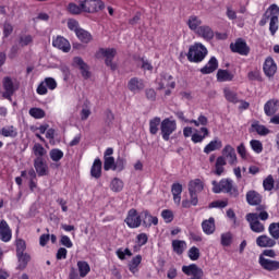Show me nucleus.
<instances>
[{
    "instance_id": "1",
    "label": "nucleus",
    "mask_w": 279,
    "mask_h": 279,
    "mask_svg": "<svg viewBox=\"0 0 279 279\" xmlns=\"http://www.w3.org/2000/svg\"><path fill=\"white\" fill-rule=\"evenodd\" d=\"M226 158H227L229 165H234V162H236V151L230 145H227L223 148L222 156L218 157L216 160V165H215L216 175H221L223 173V171H226V169L223 168L227 165Z\"/></svg>"
},
{
    "instance_id": "2",
    "label": "nucleus",
    "mask_w": 279,
    "mask_h": 279,
    "mask_svg": "<svg viewBox=\"0 0 279 279\" xmlns=\"http://www.w3.org/2000/svg\"><path fill=\"white\" fill-rule=\"evenodd\" d=\"M214 193H228L230 197H239V189L234 186L232 179H222L220 182L213 181Z\"/></svg>"
},
{
    "instance_id": "3",
    "label": "nucleus",
    "mask_w": 279,
    "mask_h": 279,
    "mask_svg": "<svg viewBox=\"0 0 279 279\" xmlns=\"http://www.w3.org/2000/svg\"><path fill=\"white\" fill-rule=\"evenodd\" d=\"M208 56V49L202 44L191 46L187 52V60L190 62H202Z\"/></svg>"
},
{
    "instance_id": "4",
    "label": "nucleus",
    "mask_w": 279,
    "mask_h": 279,
    "mask_svg": "<svg viewBox=\"0 0 279 279\" xmlns=\"http://www.w3.org/2000/svg\"><path fill=\"white\" fill-rule=\"evenodd\" d=\"M81 3L83 12L87 14H93L95 12H99V10H104L106 4L101 0H77Z\"/></svg>"
},
{
    "instance_id": "5",
    "label": "nucleus",
    "mask_w": 279,
    "mask_h": 279,
    "mask_svg": "<svg viewBox=\"0 0 279 279\" xmlns=\"http://www.w3.org/2000/svg\"><path fill=\"white\" fill-rule=\"evenodd\" d=\"M204 191V183L199 179H195L190 181L189 183V193L191 196L192 206H197L199 199L197 198V193H202Z\"/></svg>"
},
{
    "instance_id": "6",
    "label": "nucleus",
    "mask_w": 279,
    "mask_h": 279,
    "mask_svg": "<svg viewBox=\"0 0 279 279\" xmlns=\"http://www.w3.org/2000/svg\"><path fill=\"white\" fill-rule=\"evenodd\" d=\"M177 128H178V124L175 123V120L166 118L161 122V134H162L163 141H169V137L175 132Z\"/></svg>"
},
{
    "instance_id": "7",
    "label": "nucleus",
    "mask_w": 279,
    "mask_h": 279,
    "mask_svg": "<svg viewBox=\"0 0 279 279\" xmlns=\"http://www.w3.org/2000/svg\"><path fill=\"white\" fill-rule=\"evenodd\" d=\"M207 135L208 130L205 126L201 128V130L198 131H195V133H193V128L191 126H186L183 129V136L185 138H190V136H192V141H204Z\"/></svg>"
},
{
    "instance_id": "8",
    "label": "nucleus",
    "mask_w": 279,
    "mask_h": 279,
    "mask_svg": "<svg viewBox=\"0 0 279 279\" xmlns=\"http://www.w3.org/2000/svg\"><path fill=\"white\" fill-rule=\"evenodd\" d=\"M246 221L250 222V228L252 232H256L257 234H260V232H265V225L258 221V214L256 213L247 214Z\"/></svg>"
},
{
    "instance_id": "9",
    "label": "nucleus",
    "mask_w": 279,
    "mask_h": 279,
    "mask_svg": "<svg viewBox=\"0 0 279 279\" xmlns=\"http://www.w3.org/2000/svg\"><path fill=\"white\" fill-rule=\"evenodd\" d=\"M124 221L129 228H141V223H143V217L142 214L138 215L136 209H131L129 210Z\"/></svg>"
},
{
    "instance_id": "10",
    "label": "nucleus",
    "mask_w": 279,
    "mask_h": 279,
    "mask_svg": "<svg viewBox=\"0 0 279 279\" xmlns=\"http://www.w3.org/2000/svg\"><path fill=\"white\" fill-rule=\"evenodd\" d=\"M182 271L185 276H193L190 279H202L204 278V270L199 268L196 264H191L189 266H182Z\"/></svg>"
},
{
    "instance_id": "11",
    "label": "nucleus",
    "mask_w": 279,
    "mask_h": 279,
    "mask_svg": "<svg viewBox=\"0 0 279 279\" xmlns=\"http://www.w3.org/2000/svg\"><path fill=\"white\" fill-rule=\"evenodd\" d=\"M2 86L4 89V93L2 94L4 99H12V96L16 92V87L14 86V81H12V77L5 76L2 80Z\"/></svg>"
},
{
    "instance_id": "12",
    "label": "nucleus",
    "mask_w": 279,
    "mask_h": 279,
    "mask_svg": "<svg viewBox=\"0 0 279 279\" xmlns=\"http://www.w3.org/2000/svg\"><path fill=\"white\" fill-rule=\"evenodd\" d=\"M100 53L104 54L105 64L110 66L111 71H117V63H113L114 57L117 56V50L114 48L100 49Z\"/></svg>"
},
{
    "instance_id": "13",
    "label": "nucleus",
    "mask_w": 279,
    "mask_h": 279,
    "mask_svg": "<svg viewBox=\"0 0 279 279\" xmlns=\"http://www.w3.org/2000/svg\"><path fill=\"white\" fill-rule=\"evenodd\" d=\"M258 263L265 271H278L279 262L259 256Z\"/></svg>"
},
{
    "instance_id": "14",
    "label": "nucleus",
    "mask_w": 279,
    "mask_h": 279,
    "mask_svg": "<svg viewBox=\"0 0 279 279\" xmlns=\"http://www.w3.org/2000/svg\"><path fill=\"white\" fill-rule=\"evenodd\" d=\"M271 19L269 24V32L272 36L278 32V16H279V8L276 4L270 5Z\"/></svg>"
},
{
    "instance_id": "15",
    "label": "nucleus",
    "mask_w": 279,
    "mask_h": 279,
    "mask_svg": "<svg viewBox=\"0 0 279 279\" xmlns=\"http://www.w3.org/2000/svg\"><path fill=\"white\" fill-rule=\"evenodd\" d=\"M230 49L233 53H240V56H247L250 53V47H247V43L243 39H238L235 44H231Z\"/></svg>"
},
{
    "instance_id": "16",
    "label": "nucleus",
    "mask_w": 279,
    "mask_h": 279,
    "mask_svg": "<svg viewBox=\"0 0 279 279\" xmlns=\"http://www.w3.org/2000/svg\"><path fill=\"white\" fill-rule=\"evenodd\" d=\"M34 167L39 178L49 175V167L47 166V162H45V159H34Z\"/></svg>"
},
{
    "instance_id": "17",
    "label": "nucleus",
    "mask_w": 279,
    "mask_h": 279,
    "mask_svg": "<svg viewBox=\"0 0 279 279\" xmlns=\"http://www.w3.org/2000/svg\"><path fill=\"white\" fill-rule=\"evenodd\" d=\"M0 239L8 243L12 240V230L10 229V226H8V222L5 220L0 221Z\"/></svg>"
},
{
    "instance_id": "18",
    "label": "nucleus",
    "mask_w": 279,
    "mask_h": 279,
    "mask_svg": "<svg viewBox=\"0 0 279 279\" xmlns=\"http://www.w3.org/2000/svg\"><path fill=\"white\" fill-rule=\"evenodd\" d=\"M246 202L250 206H260L263 196L258 192L251 190L246 193Z\"/></svg>"
},
{
    "instance_id": "19",
    "label": "nucleus",
    "mask_w": 279,
    "mask_h": 279,
    "mask_svg": "<svg viewBox=\"0 0 279 279\" xmlns=\"http://www.w3.org/2000/svg\"><path fill=\"white\" fill-rule=\"evenodd\" d=\"M73 62H74V66L80 69L83 77L85 80H88V77H90V71H88V64H86V62H84V59L80 58V57H75Z\"/></svg>"
},
{
    "instance_id": "20",
    "label": "nucleus",
    "mask_w": 279,
    "mask_h": 279,
    "mask_svg": "<svg viewBox=\"0 0 279 279\" xmlns=\"http://www.w3.org/2000/svg\"><path fill=\"white\" fill-rule=\"evenodd\" d=\"M195 34L201 38H204V40H213V38H215V32H213V28L208 25L199 26Z\"/></svg>"
},
{
    "instance_id": "21",
    "label": "nucleus",
    "mask_w": 279,
    "mask_h": 279,
    "mask_svg": "<svg viewBox=\"0 0 279 279\" xmlns=\"http://www.w3.org/2000/svg\"><path fill=\"white\" fill-rule=\"evenodd\" d=\"M128 88L131 93H141L145 88V83L138 77H133L129 81Z\"/></svg>"
},
{
    "instance_id": "22",
    "label": "nucleus",
    "mask_w": 279,
    "mask_h": 279,
    "mask_svg": "<svg viewBox=\"0 0 279 279\" xmlns=\"http://www.w3.org/2000/svg\"><path fill=\"white\" fill-rule=\"evenodd\" d=\"M256 245L258 247H275L276 241L274 238L263 234L256 238Z\"/></svg>"
},
{
    "instance_id": "23",
    "label": "nucleus",
    "mask_w": 279,
    "mask_h": 279,
    "mask_svg": "<svg viewBox=\"0 0 279 279\" xmlns=\"http://www.w3.org/2000/svg\"><path fill=\"white\" fill-rule=\"evenodd\" d=\"M277 71H278V66L276 65V62L274 61V59L271 58L266 59L264 63L265 75H267V77H274Z\"/></svg>"
},
{
    "instance_id": "24",
    "label": "nucleus",
    "mask_w": 279,
    "mask_h": 279,
    "mask_svg": "<svg viewBox=\"0 0 279 279\" xmlns=\"http://www.w3.org/2000/svg\"><path fill=\"white\" fill-rule=\"evenodd\" d=\"M279 110V101L276 99L268 100L264 106V112L267 117H274Z\"/></svg>"
},
{
    "instance_id": "25",
    "label": "nucleus",
    "mask_w": 279,
    "mask_h": 279,
    "mask_svg": "<svg viewBox=\"0 0 279 279\" xmlns=\"http://www.w3.org/2000/svg\"><path fill=\"white\" fill-rule=\"evenodd\" d=\"M162 88H175V81H173V76L167 73L161 74L159 89L162 90Z\"/></svg>"
},
{
    "instance_id": "26",
    "label": "nucleus",
    "mask_w": 279,
    "mask_h": 279,
    "mask_svg": "<svg viewBox=\"0 0 279 279\" xmlns=\"http://www.w3.org/2000/svg\"><path fill=\"white\" fill-rule=\"evenodd\" d=\"M52 45L57 49H61V51H64V53H69V51H71V44H69V40H66L64 37H57L52 41Z\"/></svg>"
},
{
    "instance_id": "27",
    "label": "nucleus",
    "mask_w": 279,
    "mask_h": 279,
    "mask_svg": "<svg viewBox=\"0 0 279 279\" xmlns=\"http://www.w3.org/2000/svg\"><path fill=\"white\" fill-rule=\"evenodd\" d=\"M218 66H219V62H217V58L211 57L208 63L203 69H201V73H203V75L215 73Z\"/></svg>"
},
{
    "instance_id": "28",
    "label": "nucleus",
    "mask_w": 279,
    "mask_h": 279,
    "mask_svg": "<svg viewBox=\"0 0 279 279\" xmlns=\"http://www.w3.org/2000/svg\"><path fill=\"white\" fill-rule=\"evenodd\" d=\"M189 28L196 34L197 29L202 27V19L196 15H191L186 22Z\"/></svg>"
},
{
    "instance_id": "29",
    "label": "nucleus",
    "mask_w": 279,
    "mask_h": 279,
    "mask_svg": "<svg viewBox=\"0 0 279 279\" xmlns=\"http://www.w3.org/2000/svg\"><path fill=\"white\" fill-rule=\"evenodd\" d=\"M16 256L20 263L17 269H20V271H23V269L27 268L29 260H32V256L28 253H20V255Z\"/></svg>"
},
{
    "instance_id": "30",
    "label": "nucleus",
    "mask_w": 279,
    "mask_h": 279,
    "mask_svg": "<svg viewBox=\"0 0 279 279\" xmlns=\"http://www.w3.org/2000/svg\"><path fill=\"white\" fill-rule=\"evenodd\" d=\"M171 193L173 195L174 203L180 204V202H182V184L173 183L171 186Z\"/></svg>"
},
{
    "instance_id": "31",
    "label": "nucleus",
    "mask_w": 279,
    "mask_h": 279,
    "mask_svg": "<svg viewBox=\"0 0 279 279\" xmlns=\"http://www.w3.org/2000/svg\"><path fill=\"white\" fill-rule=\"evenodd\" d=\"M33 154L36 156L35 160H45V156H47V149L43 147L39 143H36L33 146Z\"/></svg>"
},
{
    "instance_id": "32",
    "label": "nucleus",
    "mask_w": 279,
    "mask_h": 279,
    "mask_svg": "<svg viewBox=\"0 0 279 279\" xmlns=\"http://www.w3.org/2000/svg\"><path fill=\"white\" fill-rule=\"evenodd\" d=\"M203 232L205 234H214L215 233V218L210 217L208 220H204L202 222Z\"/></svg>"
},
{
    "instance_id": "33",
    "label": "nucleus",
    "mask_w": 279,
    "mask_h": 279,
    "mask_svg": "<svg viewBox=\"0 0 279 279\" xmlns=\"http://www.w3.org/2000/svg\"><path fill=\"white\" fill-rule=\"evenodd\" d=\"M92 178L99 180L101 178V159H95L90 169Z\"/></svg>"
},
{
    "instance_id": "34",
    "label": "nucleus",
    "mask_w": 279,
    "mask_h": 279,
    "mask_svg": "<svg viewBox=\"0 0 279 279\" xmlns=\"http://www.w3.org/2000/svg\"><path fill=\"white\" fill-rule=\"evenodd\" d=\"M172 248H173V252H175V254H178L180 256V255L184 254V250H186V242H184L182 240H173Z\"/></svg>"
},
{
    "instance_id": "35",
    "label": "nucleus",
    "mask_w": 279,
    "mask_h": 279,
    "mask_svg": "<svg viewBox=\"0 0 279 279\" xmlns=\"http://www.w3.org/2000/svg\"><path fill=\"white\" fill-rule=\"evenodd\" d=\"M143 262V256L136 255L135 257L132 258V260L129 263V271L131 274H136L138 272V265Z\"/></svg>"
},
{
    "instance_id": "36",
    "label": "nucleus",
    "mask_w": 279,
    "mask_h": 279,
    "mask_svg": "<svg viewBox=\"0 0 279 279\" xmlns=\"http://www.w3.org/2000/svg\"><path fill=\"white\" fill-rule=\"evenodd\" d=\"M217 80L218 82H232V80H234V75L228 72V70H218Z\"/></svg>"
},
{
    "instance_id": "37",
    "label": "nucleus",
    "mask_w": 279,
    "mask_h": 279,
    "mask_svg": "<svg viewBox=\"0 0 279 279\" xmlns=\"http://www.w3.org/2000/svg\"><path fill=\"white\" fill-rule=\"evenodd\" d=\"M77 267L81 278H86V276L90 274V265H88L86 262H77Z\"/></svg>"
},
{
    "instance_id": "38",
    "label": "nucleus",
    "mask_w": 279,
    "mask_h": 279,
    "mask_svg": "<svg viewBox=\"0 0 279 279\" xmlns=\"http://www.w3.org/2000/svg\"><path fill=\"white\" fill-rule=\"evenodd\" d=\"M76 36L82 43H90V40H93V36H90V33L84 31L83 28L76 29Z\"/></svg>"
},
{
    "instance_id": "39",
    "label": "nucleus",
    "mask_w": 279,
    "mask_h": 279,
    "mask_svg": "<svg viewBox=\"0 0 279 279\" xmlns=\"http://www.w3.org/2000/svg\"><path fill=\"white\" fill-rule=\"evenodd\" d=\"M52 162H60L64 158V153L59 148H52L49 153Z\"/></svg>"
},
{
    "instance_id": "40",
    "label": "nucleus",
    "mask_w": 279,
    "mask_h": 279,
    "mask_svg": "<svg viewBox=\"0 0 279 279\" xmlns=\"http://www.w3.org/2000/svg\"><path fill=\"white\" fill-rule=\"evenodd\" d=\"M110 189L113 193H121V191H123V181L119 178H114L110 183Z\"/></svg>"
},
{
    "instance_id": "41",
    "label": "nucleus",
    "mask_w": 279,
    "mask_h": 279,
    "mask_svg": "<svg viewBox=\"0 0 279 279\" xmlns=\"http://www.w3.org/2000/svg\"><path fill=\"white\" fill-rule=\"evenodd\" d=\"M268 232L275 241H278V239H279V222L270 223L268 227Z\"/></svg>"
},
{
    "instance_id": "42",
    "label": "nucleus",
    "mask_w": 279,
    "mask_h": 279,
    "mask_svg": "<svg viewBox=\"0 0 279 279\" xmlns=\"http://www.w3.org/2000/svg\"><path fill=\"white\" fill-rule=\"evenodd\" d=\"M160 118L156 117L149 121V132L150 134H158V128L160 125Z\"/></svg>"
},
{
    "instance_id": "43",
    "label": "nucleus",
    "mask_w": 279,
    "mask_h": 279,
    "mask_svg": "<svg viewBox=\"0 0 279 279\" xmlns=\"http://www.w3.org/2000/svg\"><path fill=\"white\" fill-rule=\"evenodd\" d=\"M28 114L33 117V119H45V110L40 108H31Z\"/></svg>"
},
{
    "instance_id": "44",
    "label": "nucleus",
    "mask_w": 279,
    "mask_h": 279,
    "mask_svg": "<svg viewBox=\"0 0 279 279\" xmlns=\"http://www.w3.org/2000/svg\"><path fill=\"white\" fill-rule=\"evenodd\" d=\"M16 245V255L25 254V251L27 250V244L25 243V240L17 239L15 241Z\"/></svg>"
},
{
    "instance_id": "45",
    "label": "nucleus",
    "mask_w": 279,
    "mask_h": 279,
    "mask_svg": "<svg viewBox=\"0 0 279 279\" xmlns=\"http://www.w3.org/2000/svg\"><path fill=\"white\" fill-rule=\"evenodd\" d=\"M216 149H221V142H210L207 146H205V154H210V151H216Z\"/></svg>"
},
{
    "instance_id": "46",
    "label": "nucleus",
    "mask_w": 279,
    "mask_h": 279,
    "mask_svg": "<svg viewBox=\"0 0 279 279\" xmlns=\"http://www.w3.org/2000/svg\"><path fill=\"white\" fill-rule=\"evenodd\" d=\"M68 11L70 14H82V12H84V9H82V2H78V5L75 3H70L68 5Z\"/></svg>"
},
{
    "instance_id": "47",
    "label": "nucleus",
    "mask_w": 279,
    "mask_h": 279,
    "mask_svg": "<svg viewBox=\"0 0 279 279\" xmlns=\"http://www.w3.org/2000/svg\"><path fill=\"white\" fill-rule=\"evenodd\" d=\"M221 245L223 247H230L232 245V234L230 232L221 234Z\"/></svg>"
},
{
    "instance_id": "48",
    "label": "nucleus",
    "mask_w": 279,
    "mask_h": 279,
    "mask_svg": "<svg viewBox=\"0 0 279 279\" xmlns=\"http://www.w3.org/2000/svg\"><path fill=\"white\" fill-rule=\"evenodd\" d=\"M252 130L253 132H257V134H260V136H266V134H269V129L256 123L252 124Z\"/></svg>"
},
{
    "instance_id": "49",
    "label": "nucleus",
    "mask_w": 279,
    "mask_h": 279,
    "mask_svg": "<svg viewBox=\"0 0 279 279\" xmlns=\"http://www.w3.org/2000/svg\"><path fill=\"white\" fill-rule=\"evenodd\" d=\"M225 97L227 101H230L231 104H236V101H239L236 94L228 88L225 89Z\"/></svg>"
},
{
    "instance_id": "50",
    "label": "nucleus",
    "mask_w": 279,
    "mask_h": 279,
    "mask_svg": "<svg viewBox=\"0 0 279 279\" xmlns=\"http://www.w3.org/2000/svg\"><path fill=\"white\" fill-rule=\"evenodd\" d=\"M271 16H274V13H271V7H269L268 10L265 12L263 19L259 21V25L262 27H265V25L269 23V20L271 21Z\"/></svg>"
},
{
    "instance_id": "51",
    "label": "nucleus",
    "mask_w": 279,
    "mask_h": 279,
    "mask_svg": "<svg viewBox=\"0 0 279 279\" xmlns=\"http://www.w3.org/2000/svg\"><path fill=\"white\" fill-rule=\"evenodd\" d=\"M263 186L265 191H274V177L269 174L264 181Z\"/></svg>"
},
{
    "instance_id": "52",
    "label": "nucleus",
    "mask_w": 279,
    "mask_h": 279,
    "mask_svg": "<svg viewBox=\"0 0 279 279\" xmlns=\"http://www.w3.org/2000/svg\"><path fill=\"white\" fill-rule=\"evenodd\" d=\"M187 256L191 260H199V248L192 246L187 252Z\"/></svg>"
},
{
    "instance_id": "53",
    "label": "nucleus",
    "mask_w": 279,
    "mask_h": 279,
    "mask_svg": "<svg viewBox=\"0 0 279 279\" xmlns=\"http://www.w3.org/2000/svg\"><path fill=\"white\" fill-rule=\"evenodd\" d=\"M114 157H105V162H104V169L105 171H110L112 169L114 171Z\"/></svg>"
},
{
    "instance_id": "54",
    "label": "nucleus",
    "mask_w": 279,
    "mask_h": 279,
    "mask_svg": "<svg viewBox=\"0 0 279 279\" xmlns=\"http://www.w3.org/2000/svg\"><path fill=\"white\" fill-rule=\"evenodd\" d=\"M149 217H153L151 215H149V211H147V210L142 211V219H143L144 228H151V219Z\"/></svg>"
},
{
    "instance_id": "55",
    "label": "nucleus",
    "mask_w": 279,
    "mask_h": 279,
    "mask_svg": "<svg viewBox=\"0 0 279 279\" xmlns=\"http://www.w3.org/2000/svg\"><path fill=\"white\" fill-rule=\"evenodd\" d=\"M2 136H7L9 138H14L16 136V130H14V126L3 128Z\"/></svg>"
},
{
    "instance_id": "56",
    "label": "nucleus",
    "mask_w": 279,
    "mask_h": 279,
    "mask_svg": "<svg viewBox=\"0 0 279 279\" xmlns=\"http://www.w3.org/2000/svg\"><path fill=\"white\" fill-rule=\"evenodd\" d=\"M105 123L106 125H112V123H114V113H112L110 109L105 111Z\"/></svg>"
},
{
    "instance_id": "57",
    "label": "nucleus",
    "mask_w": 279,
    "mask_h": 279,
    "mask_svg": "<svg viewBox=\"0 0 279 279\" xmlns=\"http://www.w3.org/2000/svg\"><path fill=\"white\" fill-rule=\"evenodd\" d=\"M161 217L166 221V223H171V221H173V211L165 209L161 213Z\"/></svg>"
},
{
    "instance_id": "58",
    "label": "nucleus",
    "mask_w": 279,
    "mask_h": 279,
    "mask_svg": "<svg viewBox=\"0 0 279 279\" xmlns=\"http://www.w3.org/2000/svg\"><path fill=\"white\" fill-rule=\"evenodd\" d=\"M34 38L32 37V35H24L22 37H20V45L21 47H27V45H32Z\"/></svg>"
},
{
    "instance_id": "59",
    "label": "nucleus",
    "mask_w": 279,
    "mask_h": 279,
    "mask_svg": "<svg viewBox=\"0 0 279 279\" xmlns=\"http://www.w3.org/2000/svg\"><path fill=\"white\" fill-rule=\"evenodd\" d=\"M45 84H46L47 88H49L50 90H56V88H58V83L56 82V78H53V77L45 78Z\"/></svg>"
},
{
    "instance_id": "60",
    "label": "nucleus",
    "mask_w": 279,
    "mask_h": 279,
    "mask_svg": "<svg viewBox=\"0 0 279 279\" xmlns=\"http://www.w3.org/2000/svg\"><path fill=\"white\" fill-rule=\"evenodd\" d=\"M251 147L256 154H260L263 151V143H260V141H251Z\"/></svg>"
},
{
    "instance_id": "61",
    "label": "nucleus",
    "mask_w": 279,
    "mask_h": 279,
    "mask_svg": "<svg viewBox=\"0 0 279 279\" xmlns=\"http://www.w3.org/2000/svg\"><path fill=\"white\" fill-rule=\"evenodd\" d=\"M60 244L63 245V247H73V242L71 241V238H69L68 235H61Z\"/></svg>"
},
{
    "instance_id": "62",
    "label": "nucleus",
    "mask_w": 279,
    "mask_h": 279,
    "mask_svg": "<svg viewBox=\"0 0 279 279\" xmlns=\"http://www.w3.org/2000/svg\"><path fill=\"white\" fill-rule=\"evenodd\" d=\"M228 201H214L209 204V208H226Z\"/></svg>"
},
{
    "instance_id": "63",
    "label": "nucleus",
    "mask_w": 279,
    "mask_h": 279,
    "mask_svg": "<svg viewBox=\"0 0 279 279\" xmlns=\"http://www.w3.org/2000/svg\"><path fill=\"white\" fill-rule=\"evenodd\" d=\"M125 169V160L124 159H117L114 166H113V171H123Z\"/></svg>"
},
{
    "instance_id": "64",
    "label": "nucleus",
    "mask_w": 279,
    "mask_h": 279,
    "mask_svg": "<svg viewBox=\"0 0 279 279\" xmlns=\"http://www.w3.org/2000/svg\"><path fill=\"white\" fill-rule=\"evenodd\" d=\"M145 95L148 101H156V90L154 88L146 89Z\"/></svg>"
}]
</instances>
